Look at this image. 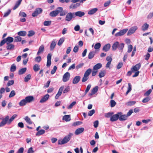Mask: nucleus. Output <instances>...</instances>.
I'll list each match as a JSON object with an SVG mask.
<instances>
[{
  "label": "nucleus",
  "mask_w": 153,
  "mask_h": 153,
  "mask_svg": "<svg viewBox=\"0 0 153 153\" xmlns=\"http://www.w3.org/2000/svg\"><path fill=\"white\" fill-rule=\"evenodd\" d=\"M73 135L72 133H69L68 134L65 136L63 139L58 140V144L62 145L67 143L70 140Z\"/></svg>",
  "instance_id": "f257e3e1"
},
{
  "label": "nucleus",
  "mask_w": 153,
  "mask_h": 153,
  "mask_svg": "<svg viewBox=\"0 0 153 153\" xmlns=\"http://www.w3.org/2000/svg\"><path fill=\"white\" fill-rule=\"evenodd\" d=\"M63 8L62 7H58L56 10L51 12L50 16L51 17H55L60 13L62 11Z\"/></svg>",
  "instance_id": "f03ea898"
},
{
  "label": "nucleus",
  "mask_w": 153,
  "mask_h": 153,
  "mask_svg": "<svg viewBox=\"0 0 153 153\" xmlns=\"http://www.w3.org/2000/svg\"><path fill=\"white\" fill-rule=\"evenodd\" d=\"M128 30V29L126 28L120 30L119 32L115 34V36L116 37L120 36L123 35Z\"/></svg>",
  "instance_id": "7ed1b4c3"
},
{
  "label": "nucleus",
  "mask_w": 153,
  "mask_h": 153,
  "mask_svg": "<svg viewBox=\"0 0 153 153\" xmlns=\"http://www.w3.org/2000/svg\"><path fill=\"white\" fill-rule=\"evenodd\" d=\"M121 114L122 113L119 112L117 114L112 115L110 118V121L112 122H114L117 120L119 118L120 115H121Z\"/></svg>",
  "instance_id": "20e7f679"
},
{
  "label": "nucleus",
  "mask_w": 153,
  "mask_h": 153,
  "mask_svg": "<svg viewBox=\"0 0 153 153\" xmlns=\"http://www.w3.org/2000/svg\"><path fill=\"white\" fill-rule=\"evenodd\" d=\"M42 10L40 8H37L32 14V16L33 17H35L38 16L39 14L42 13Z\"/></svg>",
  "instance_id": "39448f33"
},
{
  "label": "nucleus",
  "mask_w": 153,
  "mask_h": 153,
  "mask_svg": "<svg viewBox=\"0 0 153 153\" xmlns=\"http://www.w3.org/2000/svg\"><path fill=\"white\" fill-rule=\"evenodd\" d=\"M70 77V74L68 72H66L64 74L62 78V80L63 82H65L68 81Z\"/></svg>",
  "instance_id": "423d86ee"
},
{
  "label": "nucleus",
  "mask_w": 153,
  "mask_h": 153,
  "mask_svg": "<svg viewBox=\"0 0 153 153\" xmlns=\"http://www.w3.org/2000/svg\"><path fill=\"white\" fill-rule=\"evenodd\" d=\"M9 119V116H7L5 118L3 119L2 121L0 123V126H3L6 123L7 124V122Z\"/></svg>",
  "instance_id": "0eeeda50"
},
{
  "label": "nucleus",
  "mask_w": 153,
  "mask_h": 153,
  "mask_svg": "<svg viewBox=\"0 0 153 153\" xmlns=\"http://www.w3.org/2000/svg\"><path fill=\"white\" fill-rule=\"evenodd\" d=\"M137 29V27L136 26H135L131 27L127 33V35L128 36H130L134 33Z\"/></svg>",
  "instance_id": "6e6552de"
},
{
  "label": "nucleus",
  "mask_w": 153,
  "mask_h": 153,
  "mask_svg": "<svg viewBox=\"0 0 153 153\" xmlns=\"http://www.w3.org/2000/svg\"><path fill=\"white\" fill-rule=\"evenodd\" d=\"M74 13H69L66 15L65 20L66 21H70L73 17V14H74Z\"/></svg>",
  "instance_id": "1a4fd4ad"
},
{
  "label": "nucleus",
  "mask_w": 153,
  "mask_h": 153,
  "mask_svg": "<svg viewBox=\"0 0 153 153\" xmlns=\"http://www.w3.org/2000/svg\"><path fill=\"white\" fill-rule=\"evenodd\" d=\"M52 55L51 53H48L47 56V61L46 66L47 67H49L51 64V59Z\"/></svg>",
  "instance_id": "9d476101"
},
{
  "label": "nucleus",
  "mask_w": 153,
  "mask_h": 153,
  "mask_svg": "<svg viewBox=\"0 0 153 153\" xmlns=\"http://www.w3.org/2000/svg\"><path fill=\"white\" fill-rule=\"evenodd\" d=\"M64 88V86H62L60 88L57 93L56 94L55 97V98L56 99H58L59 97L61 95Z\"/></svg>",
  "instance_id": "9b49d317"
},
{
  "label": "nucleus",
  "mask_w": 153,
  "mask_h": 153,
  "mask_svg": "<svg viewBox=\"0 0 153 153\" xmlns=\"http://www.w3.org/2000/svg\"><path fill=\"white\" fill-rule=\"evenodd\" d=\"M140 64H137L135 65L132 68H131V70L133 72L138 71V70L140 68Z\"/></svg>",
  "instance_id": "f8f14e48"
},
{
  "label": "nucleus",
  "mask_w": 153,
  "mask_h": 153,
  "mask_svg": "<svg viewBox=\"0 0 153 153\" xmlns=\"http://www.w3.org/2000/svg\"><path fill=\"white\" fill-rule=\"evenodd\" d=\"M84 128L81 127L77 129L75 131L74 134L76 135H78L84 131Z\"/></svg>",
  "instance_id": "ddd939ff"
},
{
  "label": "nucleus",
  "mask_w": 153,
  "mask_h": 153,
  "mask_svg": "<svg viewBox=\"0 0 153 153\" xmlns=\"http://www.w3.org/2000/svg\"><path fill=\"white\" fill-rule=\"evenodd\" d=\"M81 79V77L79 76H75L73 80L72 83L74 84H76L78 83Z\"/></svg>",
  "instance_id": "4468645a"
},
{
  "label": "nucleus",
  "mask_w": 153,
  "mask_h": 153,
  "mask_svg": "<svg viewBox=\"0 0 153 153\" xmlns=\"http://www.w3.org/2000/svg\"><path fill=\"white\" fill-rule=\"evenodd\" d=\"M49 97V94H46L41 99L40 102L41 103H44L45 102L48 100Z\"/></svg>",
  "instance_id": "2eb2a0df"
},
{
  "label": "nucleus",
  "mask_w": 153,
  "mask_h": 153,
  "mask_svg": "<svg viewBox=\"0 0 153 153\" xmlns=\"http://www.w3.org/2000/svg\"><path fill=\"white\" fill-rule=\"evenodd\" d=\"M25 99L27 103H30L33 100L34 97L32 96H29L25 97Z\"/></svg>",
  "instance_id": "dca6fc26"
},
{
  "label": "nucleus",
  "mask_w": 153,
  "mask_h": 153,
  "mask_svg": "<svg viewBox=\"0 0 153 153\" xmlns=\"http://www.w3.org/2000/svg\"><path fill=\"white\" fill-rule=\"evenodd\" d=\"M111 47V46L110 44L108 43L106 44L103 46L102 50L105 52H107L109 50Z\"/></svg>",
  "instance_id": "f3484780"
},
{
  "label": "nucleus",
  "mask_w": 153,
  "mask_h": 153,
  "mask_svg": "<svg viewBox=\"0 0 153 153\" xmlns=\"http://www.w3.org/2000/svg\"><path fill=\"white\" fill-rule=\"evenodd\" d=\"M98 88H99L98 86H96L94 87L92 90L91 93L89 94V95L90 96H91L94 94L97 91Z\"/></svg>",
  "instance_id": "a211bd4d"
},
{
  "label": "nucleus",
  "mask_w": 153,
  "mask_h": 153,
  "mask_svg": "<svg viewBox=\"0 0 153 153\" xmlns=\"http://www.w3.org/2000/svg\"><path fill=\"white\" fill-rule=\"evenodd\" d=\"M44 46L43 45H42L39 47L38 51L37 53V55H38L41 53H43L44 51Z\"/></svg>",
  "instance_id": "6ab92c4d"
},
{
  "label": "nucleus",
  "mask_w": 153,
  "mask_h": 153,
  "mask_svg": "<svg viewBox=\"0 0 153 153\" xmlns=\"http://www.w3.org/2000/svg\"><path fill=\"white\" fill-rule=\"evenodd\" d=\"M98 10L97 8H94L88 11V14L90 15H93L98 11Z\"/></svg>",
  "instance_id": "aec40b11"
},
{
  "label": "nucleus",
  "mask_w": 153,
  "mask_h": 153,
  "mask_svg": "<svg viewBox=\"0 0 153 153\" xmlns=\"http://www.w3.org/2000/svg\"><path fill=\"white\" fill-rule=\"evenodd\" d=\"M75 14L76 16L81 17L84 16L85 15V13L83 12L78 11L76 12L75 13Z\"/></svg>",
  "instance_id": "412c9836"
},
{
  "label": "nucleus",
  "mask_w": 153,
  "mask_h": 153,
  "mask_svg": "<svg viewBox=\"0 0 153 153\" xmlns=\"http://www.w3.org/2000/svg\"><path fill=\"white\" fill-rule=\"evenodd\" d=\"M80 4L79 3H77L75 4H72L70 5L69 8L71 9H74L79 6Z\"/></svg>",
  "instance_id": "4be33fe9"
},
{
  "label": "nucleus",
  "mask_w": 153,
  "mask_h": 153,
  "mask_svg": "<svg viewBox=\"0 0 153 153\" xmlns=\"http://www.w3.org/2000/svg\"><path fill=\"white\" fill-rule=\"evenodd\" d=\"M149 27V25L146 23L144 24L141 27V30L143 31L147 30Z\"/></svg>",
  "instance_id": "5701e85b"
},
{
  "label": "nucleus",
  "mask_w": 153,
  "mask_h": 153,
  "mask_svg": "<svg viewBox=\"0 0 153 153\" xmlns=\"http://www.w3.org/2000/svg\"><path fill=\"white\" fill-rule=\"evenodd\" d=\"M102 67V65L101 64L98 63L95 65L93 67V69L94 70H97L100 68Z\"/></svg>",
  "instance_id": "b1692460"
},
{
  "label": "nucleus",
  "mask_w": 153,
  "mask_h": 153,
  "mask_svg": "<svg viewBox=\"0 0 153 153\" xmlns=\"http://www.w3.org/2000/svg\"><path fill=\"white\" fill-rule=\"evenodd\" d=\"M6 43L8 44H10L13 41V38L11 37H8L6 39H5Z\"/></svg>",
  "instance_id": "393cba45"
},
{
  "label": "nucleus",
  "mask_w": 153,
  "mask_h": 153,
  "mask_svg": "<svg viewBox=\"0 0 153 153\" xmlns=\"http://www.w3.org/2000/svg\"><path fill=\"white\" fill-rule=\"evenodd\" d=\"M119 43L118 42H116L113 44L112 46V50L115 51L118 48Z\"/></svg>",
  "instance_id": "a878e982"
},
{
  "label": "nucleus",
  "mask_w": 153,
  "mask_h": 153,
  "mask_svg": "<svg viewBox=\"0 0 153 153\" xmlns=\"http://www.w3.org/2000/svg\"><path fill=\"white\" fill-rule=\"evenodd\" d=\"M62 119L66 122L69 121L71 120L70 116L68 115H65L63 117Z\"/></svg>",
  "instance_id": "bb28decb"
},
{
  "label": "nucleus",
  "mask_w": 153,
  "mask_h": 153,
  "mask_svg": "<svg viewBox=\"0 0 153 153\" xmlns=\"http://www.w3.org/2000/svg\"><path fill=\"white\" fill-rule=\"evenodd\" d=\"M127 116L126 115H120L119 117V119L120 121L124 120L127 119Z\"/></svg>",
  "instance_id": "cd10ccee"
},
{
  "label": "nucleus",
  "mask_w": 153,
  "mask_h": 153,
  "mask_svg": "<svg viewBox=\"0 0 153 153\" xmlns=\"http://www.w3.org/2000/svg\"><path fill=\"white\" fill-rule=\"evenodd\" d=\"M22 0H19L16 3L15 5L13 8V10L16 9L20 5L22 2Z\"/></svg>",
  "instance_id": "c85d7f7f"
},
{
  "label": "nucleus",
  "mask_w": 153,
  "mask_h": 153,
  "mask_svg": "<svg viewBox=\"0 0 153 153\" xmlns=\"http://www.w3.org/2000/svg\"><path fill=\"white\" fill-rule=\"evenodd\" d=\"M7 46L6 47V48L7 50H13V49L14 48V45H13L7 43Z\"/></svg>",
  "instance_id": "c756f323"
},
{
  "label": "nucleus",
  "mask_w": 153,
  "mask_h": 153,
  "mask_svg": "<svg viewBox=\"0 0 153 153\" xmlns=\"http://www.w3.org/2000/svg\"><path fill=\"white\" fill-rule=\"evenodd\" d=\"M56 45V43L55 41H53L51 44L50 45V50L51 51H52L55 48Z\"/></svg>",
  "instance_id": "7c9ffc66"
},
{
  "label": "nucleus",
  "mask_w": 153,
  "mask_h": 153,
  "mask_svg": "<svg viewBox=\"0 0 153 153\" xmlns=\"http://www.w3.org/2000/svg\"><path fill=\"white\" fill-rule=\"evenodd\" d=\"M27 33L25 31H21L17 33L18 35L20 36H24L26 35Z\"/></svg>",
  "instance_id": "2f4dec72"
},
{
  "label": "nucleus",
  "mask_w": 153,
  "mask_h": 153,
  "mask_svg": "<svg viewBox=\"0 0 153 153\" xmlns=\"http://www.w3.org/2000/svg\"><path fill=\"white\" fill-rule=\"evenodd\" d=\"M27 68H23L20 69L19 71V75L22 74H24L26 71Z\"/></svg>",
  "instance_id": "473e14b6"
},
{
  "label": "nucleus",
  "mask_w": 153,
  "mask_h": 153,
  "mask_svg": "<svg viewBox=\"0 0 153 153\" xmlns=\"http://www.w3.org/2000/svg\"><path fill=\"white\" fill-rule=\"evenodd\" d=\"M17 115L16 114H14L10 119H9L7 122V124H10L11 122L14 120V119L16 117Z\"/></svg>",
  "instance_id": "72a5a7b5"
},
{
  "label": "nucleus",
  "mask_w": 153,
  "mask_h": 153,
  "mask_svg": "<svg viewBox=\"0 0 153 153\" xmlns=\"http://www.w3.org/2000/svg\"><path fill=\"white\" fill-rule=\"evenodd\" d=\"M33 69L35 72H37L40 69V66L36 64L33 66Z\"/></svg>",
  "instance_id": "f704fd0d"
},
{
  "label": "nucleus",
  "mask_w": 153,
  "mask_h": 153,
  "mask_svg": "<svg viewBox=\"0 0 153 153\" xmlns=\"http://www.w3.org/2000/svg\"><path fill=\"white\" fill-rule=\"evenodd\" d=\"M95 53L93 51L90 52L88 55V58L89 59H91L93 58L95 55Z\"/></svg>",
  "instance_id": "c9c22d12"
},
{
  "label": "nucleus",
  "mask_w": 153,
  "mask_h": 153,
  "mask_svg": "<svg viewBox=\"0 0 153 153\" xmlns=\"http://www.w3.org/2000/svg\"><path fill=\"white\" fill-rule=\"evenodd\" d=\"M27 103L26 102L25 99L21 100L19 103V105L20 106H24L26 105Z\"/></svg>",
  "instance_id": "e433bc0d"
},
{
  "label": "nucleus",
  "mask_w": 153,
  "mask_h": 153,
  "mask_svg": "<svg viewBox=\"0 0 153 153\" xmlns=\"http://www.w3.org/2000/svg\"><path fill=\"white\" fill-rule=\"evenodd\" d=\"M45 132V131L43 129H41L38 131V132L36 133V136H40L44 134Z\"/></svg>",
  "instance_id": "4c0bfd02"
},
{
  "label": "nucleus",
  "mask_w": 153,
  "mask_h": 153,
  "mask_svg": "<svg viewBox=\"0 0 153 153\" xmlns=\"http://www.w3.org/2000/svg\"><path fill=\"white\" fill-rule=\"evenodd\" d=\"M105 73L106 72L105 70L100 71L99 75L100 78H102L105 75Z\"/></svg>",
  "instance_id": "58836bf2"
},
{
  "label": "nucleus",
  "mask_w": 153,
  "mask_h": 153,
  "mask_svg": "<svg viewBox=\"0 0 153 153\" xmlns=\"http://www.w3.org/2000/svg\"><path fill=\"white\" fill-rule=\"evenodd\" d=\"M25 120L29 124H32V122L31 121L30 119L27 116L25 117Z\"/></svg>",
  "instance_id": "ea45409f"
},
{
  "label": "nucleus",
  "mask_w": 153,
  "mask_h": 153,
  "mask_svg": "<svg viewBox=\"0 0 153 153\" xmlns=\"http://www.w3.org/2000/svg\"><path fill=\"white\" fill-rule=\"evenodd\" d=\"M91 71V69L90 68L88 69L86 71L84 75L88 76Z\"/></svg>",
  "instance_id": "a19ab883"
},
{
  "label": "nucleus",
  "mask_w": 153,
  "mask_h": 153,
  "mask_svg": "<svg viewBox=\"0 0 153 153\" xmlns=\"http://www.w3.org/2000/svg\"><path fill=\"white\" fill-rule=\"evenodd\" d=\"M136 103L135 101H130L126 103V105L127 106H132L134 105Z\"/></svg>",
  "instance_id": "79ce46f5"
},
{
  "label": "nucleus",
  "mask_w": 153,
  "mask_h": 153,
  "mask_svg": "<svg viewBox=\"0 0 153 153\" xmlns=\"http://www.w3.org/2000/svg\"><path fill=\"white\" fill-rule=\"evenodd\" d=\"M21 41L22 38L19 36H16L14 38V42H20Z\"/></svg>",
  "instance_id": "37998d69"
},
{
  "label": "nucleus",
  "mask_w": 153,
  "mask_h": 153,
  "mask_svg": "<svg viewBox=\"0 0 153 153\" xmlns=\"http://www.w3.org/2000/svg\"><path fill=\"white\" fill-rule=\"evenodd\" d=\"M16 94V93L15 91L14 90H12L11 91L9 96V98H11L13 97Z\"/></svg>",
  "instance_id": "c03bdc74"
},
{
  "label": "nucleus",
  "mask_w": 153,
  "mask_h": 153,
  "mask_svg": "<svg viewBox=\"0 0 153 153\" xmlns=\"http://www.w3.org/2000/svg\"><path fill=\"white\" fill-rule=\"evenodd\" d=\"M101 45L100 43H98L95 44L94 48L95 49L97 50L99 49L101 47Z\"/></svg>",
  "instance_id": "a18cd8bd"
},
{
  "label": "nucleus",
  "mask_w": 153,
  "mask_h": 153,
  "mask_svg": "<svg viewBox=\"0 0 153 153\" xmlns=\"http://www.w3.org/2000/svg\"><path fill=\"white\" fill-rule=\"evenodd\" d=\"M31 78V75L30 74H29L27 75L25 78V82H28Z\"/></svg>",
  "instance_id": "49530a36"
},
{
  "label": "nucleus",
  "mask_w": 153,
  "mask_h": 153,
  "mask_svg": "<svg viewBox=\"0 0 153 153\" xmlns=\"http://www.w3.org/2000/svg\"><path fill=\"white\" fill-rule=\"evenodd\" d=\"M51 23L50 21H45L44 22V25L45 26H48L51 25Z\"/></svg>",
  "instance_id": "de8ad7c7"
},
{
  "label": "nucleus",
  "mask_w": 153,
  "mask_h": 153,
  "mask_svg": "<svg viewBox=\"0 0 153 153\" xmlns=\"http://www.w3.org/2000/svg\"><path fill=\"white\" fill-rule=\"evenodd\" d=\"M11 12V10L10 9L8 10L7 12H6L4 13L3 17H5L8 16L10 13Z\"/></svg>",
  "instance_id": "09e8293b"
},
{
  "label": "nucleus",
  "mask_w": 153,
  "mask_h": 153,
  "mask_svg": "<svg viewBox=\"0 0 153 153\" xmlns=\"http://www.w3.org/2000/svg\"><path fill=\"white\" fill-rule=\"evenodd\" d=\"M124 47V44L123 43H121L120 44L119 43V45L118 46V49L120 50H122Z\"/></svg>",
  "instance_id": "8fccbe9b"
},
{
  "label": "nucleus",
  "mask_w": 153,
  "mask_h": 153,
  "mask_svg": "<svg viewBox=\"0 0 153 153\" xmlns=\"http://www.w3.org/2000/svg\"><path fill=\"white\" fill-rule=\"evenodd\" d=\"M76 102L75 101H74V102H72L70 105L68 107H67L68 109H71L72 108L73 106L76 104Z\"/></svg>",
  "instance_id": "3c124183"
},
{
  "label": "nucleus",
  "mask_w": 153,
  "mask_h": 153,
  "mask_svg": "<svg viewBox=\"0 0 153 153\" xmlns=\"http://www.w3.org/2000/svg\"><path fill=\"white\" fill-rule=\"evenodd\" d=\"M64 41V39L63 38H61L59 40L58 42V45L59 46L61 45L62 43H63Z\"/></svg>",
  "instance_id": "603ef678"
},
{
  "label": "nucleus",
  "mask_w": 153,
  "mask_h": 153,
  "mask_svg": "<svg viewBox=\"0 0 153 153\" xmlns=\"http://www.w3.org/2000/svg\"><path fill=\"white\" fill-rule=\"evenodd\" d=\"M113 114V113L109 112L105 114V116L106 117H111Z\"/></svg>",
  "instance_id": "864d4df0"
},
{
  "label": "nucleus",
  "mask_w": 153,
  "mask_h": 153,
  "mask_svg": "<svg viewBox=\"0 0 153 153\" xmlns=\"http://www.w3.org/2000/svg\"><path fill=\"white\" fill-rule=\"evenodd\" d=\"M150 100V98L149 97H147L144 99L143 100L142 102L143 103H146L147 102Z\"/></svg>",
  "instance_id": "5fc2aeb1"
},
{
  "label": "nucleus",
  "mask_w": 153,
  "mask_h": 153,
  "mask_svg": "<svg viewBox=\"0 0 153 153\" xmlns=\"http://www.w3.org/2000/svg\"><path fill=\"white\" fill-rule=\"evenodd\" d=\"M116 104V102L115 101L113 100H111L110 101V105L112 107L114 106Z\"/></svg>",
  "instance_id": "6e6d98bb"
},
{
  "label": "nucleus",
  "mask_w": 153,
  "mask_h": 153,
  "mask_svg": "<svg viewBox=\"0 0 153 153\" xmlns=\"http://www.w3.org/2000/svg\"><path fill=\"white\" fill-rule=\"evenodd\" d=\"M19 16L23 17H25L27 16V15L25 12L21 11L19 13Z\"/></svg>",
  "instance_id": "4d7b16f0"
},
{
  "label": "nucleus",
  "mask_w": 153,
  "mask_h": 153,
  "mask_svg": "<svg viewBox=\"0 0 153 153\" xmlns=\"http://www.w3.org/2000/svg\"><path fill=\"white\" fill-rule=\"evenodd\" d=\"M16 68V66L14 64H13L11 67L10 71L11 72H14L15 71Z\"/></svg>",
  "instance_id": "13d9d810"
},
{
  "label": "nucleus",
  "mask_w": 153,
  "mask_h": 153,
  "mask_svg": "<svg viewBox=\"0 0 153 153\" xmlns=\"http://www.w3.org/2000/svg\"><path fill=\"white\" fill-rule=\"evenodd\" d=\"M89 78V77L84 75L83 76L82 78V82H85Z\"/></svg>",
  "instance_id": "bf43d9fd"
},
{
  "label": "nucleus",
  "mask_w": 153,
  "mask_h": 153,
  "mask_svg": "<svg viewBox=\"0 0 153 153\" xmlns=\"http://www.w3.org/2000/svg\"><path fill=\"white\" fill-rule=\"evenodd\" d=\"M133 49V46H132L131 45H128V50L127 51V52L128 53H130L131 52Z\"/></svg>",
  "instance_id": "052dcab7"
},
{
  "label": "nucleus",
  "mask_w": 153,
  "mask_h": 153,
  "mask_svg": "<svg viewBox=\"0 0 153 153\" xmlns=\"http://www.w3.org/2000/svg\"><path fill=\"white\" fill-rule=\"evenodd\" d=\"M91 86V84H89L88 85L87 88L85 91V94H86L89 91Z\"/></svg>",
  "instance_id": "680f3d73"
},
{
  "label": "nucleus",
  "mask_w": 153,
  "mask_h": 153,
  "mask_svg": "<svg viewBox=\"0 0 153 153\" xmlns=\"http://www.w3.org/2000/svg\"><path fill=\"white\" fill-rule=\"evenodd\" d=\"M82 123V122L81 121H77L74 122L73 124V126H77L80 125Z\"/></svg>",
  "instance_id": "e2e57ef3"
},
{
  "label": "nucleus",
  "mask_w": 153,
  "mask_h": 153,
  "mask_svg": "<svg viewBox=\"0 0 153 153\" xmlns=\"http://www.w3.org/2000/svg\"><path fill=\"white\" fill-rule=\"evenodd\" d=\"M35 34L33 30H30L29 31L28 34L27 35L28 36H33Z\"/></svg>",
  "instance_id": "0e129e2a"
},
{
  "label": "nucleus",
  "mask_w": 153,
  "mask_h": 153,
  "mask_svg": "<svg viewBox=\"0 0 153 153\" xmlns=\"http://www.w3.org/2000/svg\"><path fill=\"white\" fill-rule=\"evenodd\" d=\"M57 68L56 66H54L53 69L51 71V73L52 74H54L56 71Z\"/></svg>",
  "instance_id": "69168bd1"
},
{
  "label": "nucleus",
  "mask_w": 153,
  "mask_h": 153,
  "mask_svg": "<svg viewBox=\"0 0 153 153\" xmlns=\"http://www.w3.org/2000/svg\"><path fill=\"white\" fill-rule=\"evenodd\" d=\"M152 90L151 89H149L148 91H147L144 94V95L145 96H148L151 93Z\"/></svg>",
  "instance_id": "338daca9"
},
{
  "label": "nucleus",
  "mask_w": 153,
  "mask_h": 153,
  "mask_svg": "<svg viewBox=\"0 0 153 153\" xmlns=\"http://www.w3.org/2000/svg\"><path fill=\"white\" fill-rule=\"evenodd\" d=\"M42 59V58L41 56H38L36 57L35 59V60L36 62H39Z\"/></svg>",
  "instance_id": "774afa93"
}]
</instances>
